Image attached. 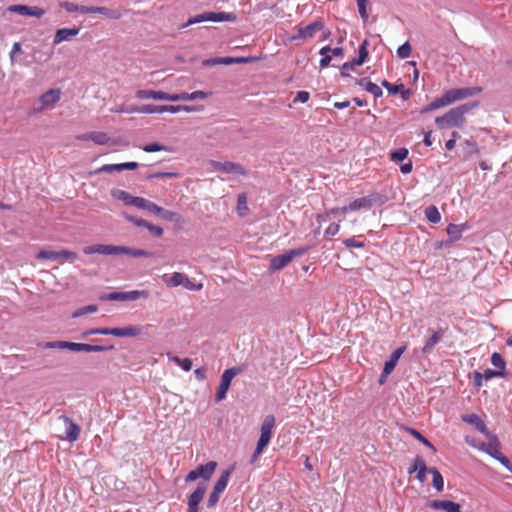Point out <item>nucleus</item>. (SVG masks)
Listing matches in <instances>:
<instances>
[{"instance_id":"nucleus-1","label":"nucleus","mask_w":512,"mask_h":512,"mask_svg":"<svg viewBox=\"0 0 512 512\" xmlns=\"http://www.w3.org/2000/svg\"><path fill=\"white\" fill-rule=\"evenodd\" d=\"M481 91L482 89L480 87H468L447 90L441 97L436 98L427 106L423 107L421 109V113H427L451 105L456 101L477 95Z\"/></svg>"},{"instance_id":"nucleus-2","label":"nucleus","mask_w":512,"mask_h":512,"mask_svg":"<svg viewBox=\"0 0 512 512\" xmlns=\"http://www.w3.org/2000/svg\"><path fill=\"white\" fill-rule=\"evenodd\" d=\"M477 104H463L455 108L450 109L444 115L438 116L435 119L439 129H449L453 127H463L466 119L465 115L469 113Z\"/></svg>"},{"instance_id":"nucleus-3","label":"nucleus","mask_w":512,"mask_h":512,"mask_svg":"<svg viewBox=\"0 0 512 512\" xmlns=\"http://www.w3.org/2000/svg\"><path fill=\"white\" fill-rule=\"evenodd\" d=\"M141 333L139 326H128L123 328H96L83 333V337L90 335H112L116 337H135Z\"/></svg>"},{"instance_id":"nucleus-4","label":"nucleus","mask_w":512,"mask_h":512,"mask_svg":"<svg viewBox=\"0 0 512 512\" xmlns=\"http://www.w3.org/2000/svg\"><path fill=\"white\" fill-rule=\"evenodd\" d=\"M236 20V15L234 13L228 12H204L193 17H190L188 21L181 26V28H186L190 25L201 23L204 21H212V22H233Z\"/></svg>"},{"instance_id":"nucleus-5","label":"nucleus","mask_w":512,"mask_h":512,"mask_svg":"<svg viewBox=\"0 0 512 512\" xmlns=\"http://www.w3.org/2000/svg\"><path fill=\"white\" fill-rule=\"evenodd\" d=\"M308 251L307 247H300L297 249L289 250L288 252L277 255L271 259L270 270L278 271L290 264L295 258L304 255Z\"/></svg>"},{"instance_id":"nucleus-6","label":"nucleus","mask_w":512,"mask_h":512,"mask_svg":"<svg viewBox=\"0 0 512 512\" xmlns=\"http://www.w3.org/2000/svg\"><path fill=\"white\" fill-rule=\"evenodd\" d=\"M242 372V369L240 367H232L229 369H226L220 379V384L215 396L216 402H220L226 398L227 391L230 388L231 382L233 378L240 374Z\"/></svg>"},{"instance_id":"nucleus-7","label":"nucleus","mask_w":512,"mask_h":512,"mask_svg":"<svg viewBox=\"0 0 512 512\" xmlns=\"http://www.w3.org/2000/svg\"><path fill=\"white\" fill-rule=\"evenodd\" d=\"M217 468L216 461H209L204 465H199L196 469L190 471L185 477V482H193L197 479H203L204 481H208L212 475L214 474Z\"/></svg>"},{"instance_id":"nucleus-8","label":"nucleus","mask_w":512,"mask_h":512,"mask_svg":"<svg viewBox=\"0 0 512 512\" xmlns=\"http://www.w3.org/2000/svg\"><path fill=\"white\" fill-rule=\"evenodd\" d=\"M275 421L276 420L273 415L265 416L260 428V438L257 442L259 445V450L261 448H266L269 444L272 437L273 428L275 426Z\"/></svg>"},{"instance_id":"nucleus-9","label":"nucleus","mask_w":512,"mask_h":512,"mask_svg":"<svg viewBox=\"0 0 512 512\" xmlns=\"http://www.w3.org/2000/svg\"><path fill=\"white\" fill-rule=\"evenodd\" d=\"M148 298L147 290H133L127 292H111L105 296V299L111 301H135L139 298Z\"/></svg>"},{"instance_id":"nucleus-10","label":"nucleus","mask_w":512,"mask_h":512,"mask_svg":"<svg viewBox=\"0 0 512 512\" xmlns=\"http://www.w3.org/2000/svg\"><path fill=\"white\" fill-rule=\"evenodd\" d=\"M324 28V23L320 20L314 21L308 24L305 27H301L298 29L297 34L290 37V41H295L298 39H307L312 38L316 34V32L322 30Z\"/></svg>"},{"instance_id":"nucleus-11","label":"nucleus","mask_w":512,"mask_h":512,"mask_svg":"<svg viewBox=\"0 0 512 512\" xmlns=\"http://www.w3.org/2000/svg\"><path fill=\"white\" fill-rule=\"evenodd\" d=\"M7 10L12 13H18L22 16H32L36 18H41L45 14V10L43 8L21 4L11 5Z\"/></svg>"},{"instance_id":"nucleus-12","label":"nucleus","mask_w":512,"mask_h":512,"mask_svg":"<svg viewBox=\"0 0 512 512\" xmlns=\"http://www.w3.org/2000/svg\"><path fill=\"white\" fill-rule=\"evenodd\" d=\"M84 254L119 255V246L111 244H94L83 249Z\"/></svg>"},{"instance_id":"nucleus-13","label":"nucleus","mask_w":512,"mask_h":512,"mask_svg":"<svg viewBox=\"0 0 512 512\" xmlns=\"http://www.w3.org/2000/svg\"><path fill=\"white\" fill-rule=\"evenodd\" d=\"M136 97L139 99H153L176 102V94H169L163 91L138 90Z\"/></svg>"},{"instance_id":"nucleus-14","label":"nucleus","mask_w":512,"mask_h":512,"mask_svg":"<svg viewBox=\"0 0 512 512\" xmlns=\"http://www.w3.org/2000/svg\"><path fill=\"white\" fill-rule=\"evenodd\" d=\"M206 485L199 483L195 491L188 498V512H198V505L203 500Z\"/></svg>"},{"instance_id":"nucleus-15","label":"nucleus","mask_w":512,"mask_h":512,"mask_svg":"<svg viewBox=\"0 0 512 512\" xmlns=\"http://www.w3.org/2000/svg\"><path fill=\"white\" fill-rule=\"evenodd\" d=\"M428 507L445 512H461V505L450 500H433L428 503Z\"/></svg>"},{"instance_id":"nucleus-16","label":"nucleus","mask_w":512,"mask_h":512,"mask_svg":"<svg viewBox=\"0 0 512 512\" xmlns=\"http://www.w3.org/2000/svg\"><path fill=\"white\" fill-rule=\"evenodd\" d=\"M66 425V439L69 442H75L79 438L80 426L72 421L71 418L65 415L59 417Z\"/></svg>"},{"instance_id":"nucleus-17","label":"nucleus","mask_w":512,"mask_h":512,"mask_svg":"<svg viewBox=\"0 0 512 512\" xmlns=\"http://www.w3.org/2000/svg\"><path fill=\"white\" fill-rule=\"evenodd\" d=\"M61 98L60 89H50L40 97V103L43 108H52Z\"/></svg>"},{"instance_id":"nucleus-18","label":"nucleus","mask_w":512,"mask_h":512,"mask_svg":"<svg viewBox=\"0 0 512 512\" xmlns=\"http://www.w3.org/2000/svg\"><path fill=\"white\" fill-rule=\"evenodd\" d=\"M417 472L416 478L423 483L426 480V473L429 472V469L426 466V463L423 458L416 457L413 461L412 467L409 469V473Z\"/></svg>"},{"instance_id":"nucleus-19","label":"nucleus","mask_w":512,"mask_h":512,"mask_svg":"<svg viewBox=\"0 0 512 512\" xmlns=\"http://www.w3.org/2000/svg\"><path fill=\"white\" fill-rule=\"evenodd\" d=\"M406 350L405 346L397 348L390 356V359L385 362L384 365V377H388L394 370L399 358Z\"/></svg>"},{"instance_id":"nucleus-20","label":"nucleus","mask_w":512,"mask_h":512,"mask_svg":"<svg viewBox=\"0 0 512 512\" xmlns=\"http://www.w3.org/2000/svg\"><path fill=\"white\" fill-rule=\"evenodd\" d=\"M78 28H62L58 29L55 33L53 44L58 45L59 43L63 41H68L72 39L74 36L79 34Z\"/></svg>"},{"instance_id":"nucleus-21","label":"nucleus","mask_w":512,"mask_h":512,"mask_svg":"<svg viewBox=\"0 0 512 512\" xmlns=\"http://www.w3.org/2000/svg\"><path fill=\"white\" fill-rule=\"evenodd\" d=\"M211 95V92H205L201 90L194 91L192 93L182 92L176 94V101H193L197 99H206Z\"/></svg>"},{"instance_id":"nucleus-22","label":"nucleus","mask_w":512,"mask_h":512,"mask_svg":"<svg viewBox=\"0 0 512 512\" xmlns=\"http://www.w3.org/2000/svg\"><path fill=\"white\" fill-rule=\"evenodd\" d=\"M112 196L120 201H122L125 205L129 206H137V200L140 197L132 196L130 193L124 190L115 189L112 191Z\"/></svg>"},{"instance_id":"nucleus-23","label":"nucleus","mask_w":512,"mask_h":512,"mask_svg":"<svg viewBox=\"0 0 512 512\" xmlns=\"http://www.w3.org/2000/svg\"><path fill=\"white\" fill-rule=\"evenodd\" d=\"M203 106H188V105H163V113L169 112V113H178L181 111L191 113V112H198L202 111Z\"/></svg>"},{"instance_id":"nucleus-24","label":"nucleus","mask_w":512,"mask_h":512,"mask_svg":"<svg viewBox=\"0 0 512 512\" xmlns=\"http://www.w3.org/2000/svg\"><path fill=\"white\" fill-rule=\"evenodd\" d=\"M373 204V200L370 197H362L355 199L352 201L347 208V212L349 211H357L363 208H370Z\"/></svg>"},{"instance_id":"nucleus-25","label":"nucleus","mask_w":512,"mask_h":512,"mask_svg":"<svg viewBox=\"0 0 512 512\" xmlns=\"http://www.w3.org/2000/svg\"><path fill=\"white\" fill-rule=\"evenodd\" d=\"M186 275L180 272H175L171 276L164 275L163 281L168 287H177L179 285H184Z\"/></svg>"},{"instance_id":"nucleus-26","label":"nucleus","mask_w":512,"mask_h":512,"mask_svg":"<svg viewBox=\"0 0 512 512\" xmlns=\"http://www.w3.org/2000/svg\"><path fill=\"white\" fill-rule=\"evenodd\" d=\"M223 173L242 175V176L247 175V171L242 165H240L239 163L231 162V161L224 162Z\"/></svg>"},{"instance_id":"nucleus-27","label":"nucleus","mask_w":512,"mask_h":512,"mask_svg":"<svg viewBox=\"0 0 512 512\" xmlns=\"http://www.w3.org/2000/svg\"><path fill=\"white\" fill-rule=\"evenodd\" d=\"M137 202H138L137 206H136L137 208L146 210L150 213L156 214L157 212L162 211V207L158 206L157 204H155L154 202H152L146 198L140 197L137 200Z\"/></svg>"},{"instance_id":"nucleus-28","label":"nucleus","mask_w":512,"mask_h":512,"mask_svg":"<svg viewBox=\"0 0 512 512\" xmlns=\"http://www.w3.org/2000/svg\"><path fill=\"white\" fill-rule=\"evenodd\" d=\"M232 471H233V467H231L227 470H224L221 473L220 477L218 478L217 482L215 483L213 489L216 490L217 492L222 493L227 487V484H228V481H229Z\"/></svg>"},{"instance_id":"nucleus-29","label":"nucleus","mask_w":512,"mask_h":512,"mask_svg":"<svg viewBox=\"0 0 512 512\" xmlns=\"http://www.w3.org/2000/svg\"><path fill=\"white\" fill-rule=\"evenodd\" d=\"M443 331L441 329L435 331L430 338H428L422 348L423 353L431 352L435 345L441 340Z\"/></svg>"},{"instance_id":"nucleus-30","label":"nucleus","mask_w":512,"mask_h":512,"mask_svg":"<svg viewBox=\"0 0 512 512\" xmlns=\"http://www.w3.org/2000/svg\"><path fill=\"white\" fill-rule=\"evenodd\" d=\"M359 85L362 86L367 92L371 93L375 98H379L383 94L381 88L377 84L366 79H361Z\"/></svg>"},{"instance_id":"nucleus-31","label":"nucleus","mask_w":512,"mask_h":512,"mask_svg":"<svg viewBox=\"0 0 512 512\" xmlns=\"http://www.w3.org/2000/svg\"><path fill=\"white\" fill-rule=\"evenodd\" d=\"M126 254L133 257H150L151 253L143 249H134L125 246H119V255Z\"/></svg>"},{"instance_id":"nucleus-32","label":"nucleus","mask_w":512,"mask_h":512,"mask_svg":"<svg viewBox=\"0 0 512 512\" xmlns=\"http://www.w3.org/2000/svg\"><path fill=\"white\" fill-rule=\"evenodd\" d=\"M429 473L432 474V485L438 491L441 492L444 489V479L441 473L434 467L429 468Z\"/></svg>"},{"instance_id":"nucleus-33","label":"nucleus","mask_w":512,"mask_h":512,"mask_svg":"<svg viewBox=\"0 0 512 512\" xmlns=\"http://www.w3.org/2000/svg\"><path fill=\"white\" fill-rule=\"evenodd\" d=\"M447 234L450 237V240L452 242L457 241L461 238L462 232L464 230L463 225H457V224H449L447 226Z\"/></svg>"},{"instance_id":"nucleus-34","label":"nucleus","mask_w":512,"mask_h":512,"mask_svg":"<svg viewBox=\"0 0 512 512\" xmlns=\"http://www.w3.org/2000/svg\"><path fill=\"white\" fill-rule=\"evenodd\" d=\"M425 216L431 223H439L441 220V214L438 211V208L434 205H430L425 209Z\"/></svg>"},{"instance_id":"nucleus-35","label":"nucleus","mask_w":512,"mask_h":512,"mask_svg":"<svg viewBox=\"0 0 512 512\" xmlns=\"http://www.w3.org/2000/svg\"><path fill=\"white\" fill-rule=\"evenodd\" d=\"M88 138L98 145L108 144L110 138L105 132H90Z\"/></svg>"},{"instance_id":"nucleus-36","label":"nucleus","mask_w":512,"mask_h":512,"mask_svg":"<svg viewBox=\"0 0 512 512\" xmlns=\"http://www.w3.org/2000/svg\"><path fill=\"white\" fill-rule=\"evenodd\" d=\"M405 430L415 439L423 443L426 447L435 451V447L432 445V443L428 439H426L419 431L411 427H405Z\"/></svg>"},{"instance_id":"nucleus-37","label":"nucleus","mask_w":512,"mask_h":512,"mask_svg":"<svg viewBox=\"0 0 512 512\" xmlns=\"http://www.w3.org/2000/svg\"><path fill=\"white\" fill-rule=\"evenodd\" d=\"M111 111H113L115 113H127V114L140 113V106H136L133 104H129V105L122 104V105H119V106L113 108Z\"/></svg>"},{"instance_id":"nucleus-38","label":"nucleus","mask_w":512,"mask_h":512,"mask_svg":"<svg viewBox=\"0 0 512 512\" xmlns=\"http://www.w3.org/2000/svg\"><path fill=\"white\" fill-rule=\"evenodd\" d=\"M169 359L175 364L180 366L184 371H190L192 369V361L189 358H179L177 356L168 355Z\"/></svg>"},{"instance_id":"nucleus-39","label":"nucleus","mask_w":512,"mask_h":512,"mask_svg":"<svg viewBox=\"0 0 512 512\" xmlns=\"http://www.w3.org/2000/svg\"><path fill=\"white\" fill-rule=\"evenodd\" d=\"M108 349H113V346L105 347L102 345H92L86 343H80V352H102Z\"/></svg>"},{"instance_id":"nucleus-40","label":"nucleus","mask_w":512,"mask_h":512,"mask_svg":"<svg viewBox=\"0 0 512 512\" xmlns=\"http://www.w3.org/2000/svg\"><path fill=\"white\" fill-rule=\"evenodd\" d=\"M140 113L142 114H155L163 113V105L145 104L140 106Z\"/></svg>"},{"instance_id":"nucleus-41","label":"nucleus","mask_w":512,"mask_h":512,"mask_svg":"<svg viewBox=\"0 0 512 512\" xmlns=\"http://www.w3.org/2000/svg\"><path fill=\"white\" fill-rule=\"evenodd\" d=\"M408 153V149L399 148L390 153V159L394 162H401L407 158Z\"/></svg>"},{"instance_id":"nucleus-42","label":"nucleus","mask_w":512,"mask_h":512,"mask_svg":"<svg viewBox=\"0 0 512 512\" xmlns=\"http://www.w3.org/2000/svg\"><path fill=\"white\" fill-rule=\"evenodd\" d=\"M97 13L115 20L120 19L122 16V13L119 10H112L106 7H99Z\"/></svg>"},{"instance_id":"nucleus-43","label":"nucleus","mask_w":512,"mask_h":512,"mask_svg":"<svg viewBox=\"0 0 512 512\" xmlns=\"http://www.w3.org/2000/svg\"><path fill=\"white\" fill-rule=\"evenodd\" d=\"M366 45H367V41H364L360 45V47H359V57H358V59L353 60V63L355 65L360 66V65H362L366 61V59L368 57V50L366 48Z\"/></svg>"},{"instance_id":"nucleus-44","label":"nucleus","mask_w":512,"mask_h":512,"mask_svg":"<svg viewBox=\"0 0 512 512\" xmlns=\"http://www.w3.org/2000/svg\"><path fill=\"white\" fill-rule=\"evenodd\" d=\"M491 363L493 366L498 368L499 371L504 372L505 367H506V362L504 361L503 357L499 353L494 352L491 355Z\"/></svg>"},{"instance_id":"nucleus-45","label":"nucleus","mask_w":512,"mask_h":512,"mask_svg":"<svg viewBox=\"0 0 512 512\" xmlns=\"http://www.w3.org/2000/svg\"><path fill=\"white\" fill-rule=\"evenodd\" d=\"M235 63L234 57H222V58H214L209 59L204 62L205 65H216V64H224L229 65Z\"/></svg>"},{"instance_id":"nucleus-46","label":"nucleus","mask_w":512,"mask_h":512,"mask_svg":"<svg viewBox=\"0 0 512 512\" xmlns=\"http://www.w3.org/2000/svg\"><path fill=\"white\" fill-rule=\"evenodd\" d=\"M412 47L409 42H405L397 49V55L401 59L408 58L411 55Z\"/></svg>"},{"instance_id":"nucleus-47","label":"nucleus","mask_w":512,"mask_h":512,"mask_svg":"<svg viewBox=\"0 0 512 512\" xmlns=\"http://www.w3.org/2000/svg\"><path fill=\"white\" fill-rule=\"evenodd\" d=\"M248 210L247 198L244 193L240 194L237 199V211L240 215H243Z\"/></svg>"},{"instance_id":"nucleus-48","label":"nucleus","mask_w":512,"mask_h":512,"mask_svg":"<svg viewBox=\"0 0 512 512\" xmlns=\"http://www.w3.org/2000/svg\"><path fill=\"white\" fill-rule=\"evenodd\" d=\"M98 310L96 305H87L79 308L73 313V317H80L88 313H95Z\"/></svg>"},{"instance_id":"nucleus-49","label":"nucleus","mask_w":512,"mask_h":512,"mask_svg":"<svg viewBox=\"0 0 512 512\" xmlns=\"http://www.w3.org/2000/svg\"><path fill=\"white\" fill-rule=\"evenodd\" d=\"M156 215L161 216L163 219L167 221H178L179 215L173 211L166 210L162 208L161 212H157Z\"/></svg>"},{"instance_id":"nucleus-50","label":"nucleus","mask_w":512,"mask_h":512,"mask_svg":"<svg viewBox=\"0 0 512 512\" xmlns=\"http://www.w3.org/2000/svg\"><path fill=\"white\" fill-rule=\"evenodd\" d=\"M381 85L383 87H385L388 90V92L391 94H397V93L401 92L402 89L404 88L403 84L393 85L390 82H388L387 80L382 81Z\"/></svg>"},{"instance_id":"nucleus-51","label":"nucleus","mask_w":512,"mask_h":512,"mask_svg":"<svg viewBox=\"0 0 512 512\" xmlns=\"http://www.w3.org/2000/svg\"><path fill=\"white\" fill-rule=\"evenodd\" d=\"M356 1H357L358 11H359L361 18L363 20H367L368 19L367 5H368L369 0H356Z\"/></svg>"},{"instance_id":"nucleus-52","label":"nucleus","mask_w":512,"mask_h":512,"mask_svg":"<svg viewBox=\"0 0 512 512\" xmlns=\"http://www.w3.org/2000/svg\"><path fill=\"white\" fill-rule=\"evenodd\" d=\"M343 243L347 248H363L365 246L363 241H358L355 237L347 238Z\"/></svg>"},{"instance_id":"nucleus-53","label":"nucleus","mask_w":512,"mask_h":512,"mask_svg":"<svg viewBox=\"0 0 512 512\" xmlns=\"http://www.w3.org/2000/svg\"><path fill=\"white\" fill-rule=\"evenodd\" d=\"M37 258L41 259V260H44V259L56 260V259H58V255H57V251L41 250L37 254Z\"/></svg>"},{"instance_id":"nucleus-54","label":"nucleus","mask_w":512,"mask_h":512,"mask_svg":"<svg viewBox=\"0 0 512 512\" xmlns=\"http://www.w3.org/2000/svg\"><path fill=\"white\" fill-rule=\"evenodd\" d=\"M113 173L118 172L117 164H105L98 168L96 171L91 172V174H99V173Z\"/></svg>"},{"instance_id":"nucleus-55","label":"nucleus","mask_w":512,"mask_h":512,"mask_svg":"<svg viewBox=\"0 0 512 512\" xmlns=\"http://www.w3.org/2000/svg\"><path fill=\"white\" fill-rule=\"evenodd\" d=\"M145 152H148V153H152V152H159V151H163V150H167V148L159 143H150V144H147L145 145L143 148H142Z\"/></svg>"},{"instance_id":"nucleus-56","label":"nucleus","mask_w":512,"mask_h":512,"mask_svg":"<svg viewBox=\"0 0 512 512\" xmlns=\"http://www.w3.org/2000/svg\"><path fill=\"white\" fill-rule=\"evenodd\" d=\"M463 420L468 423L477 424L478 426H480L479 428L481 430H483L485 428L484 423L480 420V418L476 414L463 416Z\"/></svg>"},{"instance_id":"nucleus-57","label":"nucleus","mask_w":512,"mask_h":512,"mask_svg":"<svg viewBox=\"0 0 512 512\" xmlns=\"http://www.w3.org/2000/svg\"><path fill=\"white\" fill-rule=\"evenodd\" d=\"M124 217H125V219L127 221L133 223L137 227H145L146 228V225L148 223V221H146L144 219L137 218L135 216H131V215H128V214H124Z\"/></svg>"},{"instance_id":"nucleus-58","label":"nucleus","mask_w":512,"mask_h":512,"mask_svg":"<svg viewBox=\"0 0 512 512\" xmlns=\"http://www.w3.org/2000/svg\"><path fill=\"white\" fill-rule=\"evenodd\" d=\"M482 375H483V378L486 381H489V380H491L494 377H503L504 376V372L496 371V370H492V369H486L484 371V373H482Z\"/></svg>"},{"instance_id":"nucleus-59","label":"nucleus","mask_w":512,"mask_h":512,"mask_svg":"<svg viewBox=\"0 0 512 512\" xmlns=\"http://www.w3.org/2000/svg\"><path fill=\"white\" fill-rule=\"evenodd\" d=\"M58 258H63L68 261H74L77 258V254L69 250L57 251Z\"/></svg>"},{"instance_id":"nucleus-60","label":"nucleus","mask_w":512,"mask_h":512,"mask_svg":"<svg viewBox=\"0 0 512 512\" xmlns=\"http://www.w3.org/2000/svg\"><path fill=\"white\" fill-rule=\"evenodd\" d=\"M186 289L191 291H200L203 288L202 283H194L188 277H186L184 285Z\"/></svg>"},{"instance_id":"nucleus-61","label":"nucleus","mask_w":512,"mask_h":512,"mask_svg":"<svg viewBox=\"0 0 512 512\" xmlns=\"http://www.w3.org/2000/svg\"><path fill=\"white\" fill-rule=\"evenodd\" d=\"M220 494H221L220 492H217L216 490L213 489V491L209 495V498H208V501H207V507L208 508H212V507H214L218 503L219 498H220Z\"/></svg>"},{"instance_id":"nucleus-62","label":"nucleus","mask_w":512,"mask_h":512,"mask_svg":"<svg viewBox=\"0 0 512 512\" xmlns=\"http://www.w3.org/2000/svg\"><path fill=\"white\" fill-rule=\"evenodd\" d=\"M139 164L137 162H125L117 164L118 172L123 170H135L137 169Z\"/></svg>"},{"instance_id":"nucleus-63","label":"nucleus","mask_w":512,"mask_h":512,"mask_svg":"<svg viewBox=\"0 0 512 512\" xmlns=\"http://www.w3.org/2000/svg\"><path fill=\"white\" fill-rule=\"evenodd\" d=\"M490 456L497 459L498 456H500L501 451L499 450L497 444H488L486 450H485Z\"/></svg>"},{"instance_id":"nucleus-64","label":"nucleus","mask_w":512,"mask_h":512,"mask_svg":"<svg viewBox=\"0 0 512 512\" xmlns=\"http://www.w3.org/2000/svg\"><path fill=\"white\" fill-rule=\"evenodd\" d=\"M146 228L156 237H161L164 233L163 229L159 226L153 225L152 223L148 222L146 225Z\"/></svg>"}]
</instances>
